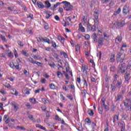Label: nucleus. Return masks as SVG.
<instances>
[{
  "mask_svg": "<svg viewBox=\"0 0 131 131\" xmlns=\"http://www.w3.org/2000/svg\"><path fill=\"white\" fill-rule=\"evenodd\" d=\"M124 106L127 112L131 111V99H126L124 102Z\"/></svg>",
  "mask_w": 131,
  "mask_h": 131,
  "instance_id": "nucleus-1",
  "label": "nucleus"
},
{
  "mask_svg": "<svg viewBox=\"0 0 131 131\" xmlns=\"http://www.w3.org/2000/svg\"><path fill=\"white\" fill-rule=\"evenodd\" d=\"M69 88L71 89V90H73V91H75V86H74V84H72L70 85H69Z\"/></svg>",
  "mask_w": 131,
  "mask_h": 131,
  "instance_id": "nucleus-45",
  "label": "nucleus"
},
{
  "mask_svg": "<svg viewBox=\"0 0 131 131\" xmlns=\"http://www.w3.org/2000/svg\"><path fill=\"white\" fill-rule=\"evenodd\" d=\"M3 121H5V123L7 124H8V123H10L11 119H10V116H9V115H5L4 116Z\"/></svg>",
  "mask_w": 131,
  "mask_h": 131,
  "instance_id": "nucleus-10",
  "label": "nucleus"
},
{
  "mask_svg": "<svg viewBox=\"0 0 131 131\" xmlns=\"http://www.w3.org/2000/svg\"><path fill=\"white\" fill-rule=\"evenodd\" d=\"M0 93L2 94V95H6L7 94V92H6L5 91H4L3 89H1L0 90Z\"/></svg>",
  "mask_w": 131,
  "mask_h": 131,
  "instance_id": "nucleus-62",
  "label": "nucleus"
},
{
  "mask_svg": "<svg viewBox=\"0 0 131 131\" xmlns=\"http://www.w3.org/2000/svg\"><path fill=\"white\" fill-rule=\"evenodd\" d=\"M37 6L40 8V9H43L45 8V5H43V4L40 2H37Z\"/></svg>",
  "mask_w": 131,
  "mask_h": 131,
  "instance_id": "nucleus-23",
  "label": "nucleus"
},
{
  "mask_svg": "<svg viewBox=\"0 0 131 131\" xmlns=\"http://www.w3.org/2000/svg\"><path fill=\"white\" fill-rule=\"evenodd\" d=\"M21 53L23 54V55H24V56H25V57H28V53H27V52L25 51H21Z\"/></svg>",
  "mask_w": 131,
  "mask_h": 131,
  "instance_id": "nucleus-51",
  "label": "nucleus"
},
{
  "mask_svg": "<svg viewBox=\"0 0 131 131\" xmlns=\"http://www.w3.org/2000/svg\"><path fill=\"white\" fill-rule=\"evenodd\" d=\"M14 67H15V68L16 69V70H18V71H20V70H21V68H20L19 64L14 66Z\"/></svg>",
  "mask_w": 131,
  "mask_h": 131,
  "instance_id": "nucleus-55",
  "label": "nucleus"
},
{
  "mask_svg": "<svg viewBox=\"0 0 131 131\" xmlns=\"http://www.w3.org/2000/svg\"><path fill=\"white\" fill-rule=\"evenodd\" d=\"M13 53L14 54V56H15V58H18V52H17V50H16V49H14Z\"/></svg>",
  "mask_w": 131,
  "mask_h": 131,
  "instance_id": "nucleus-49",
  "label": "nucleus"
},
{
  "mask_svg": "<svg viewBox=\"0 0 131 131\" xmlns=\"http://www.w3.org/2000/svg\"><path fill=\"white\" fill-rule=\"evenodd\" d=\"M110 78H111L109 76L106 75L105 76V79L106 82H108V81H109Z\"/></svg>",
  "mask_w": 131,
  "mask_h": 131,
  "instance_id": "nucleus-57",
  "label": "nucleus"
},
{
  "mask_svg": "<svg viewBox=\"0 0 131 131\" xmlns=\"http://www.w3.org/2000/svg\"><path fill=\"white\" fill-rule=\"evenodd\" d=\"M28 60L30 63H32V64H35V62H36V61H34V59L31 57L29 58Z\"/></svg>",
  "mask_w": 131,
  "mask_h": 131,
  "instance_id": "nucleus-40",
  "label": "nucleus"
},
{
  "mask_svg": "<svg viewBox=\"0 0 131 131\" xmlns=\"http://www.w3.org/2000/svg\"><path fill=\"white\" fill-rule=\"evenodd\" d=\"M43 26L45 30H49L50 29V26L45 20H43Z\"/></svg>",
  "mask_w": 131,
  "mask_h": 131,
  "instance_id": "nucleus-18",
  "label": "nucleus"
},
{
  "mask_svg": "<svg viewBox=\"0 0 131 131\" xmlns=\"http://www.w3.org/2000/svg\"><path fill=\"white\" fill-rule=\"evenodd\" d=\"M114 25L116 28H121V27H123V26L125 25V21L124 20H122L120 21L119 20H117L115 22Z\"/></svg>",
  "mask_w": 131,
  "mask_h": 131,
  "instance_id": "nucleus-6",
  "label": "nucleus"
},
{
  "mask_svg": "<svg viewBox=\"0 0 131 131\" xmlns=\"http://www.w3.org/2000/svg\"><path fill=\"white\" fill-rule=\"evenodd\" d=\"M61 3L58 2L56 4H55L53 7H51V10L52 11H55V9L58 7V6H60Z\"/></svg>",
  "mask_w": 131,
  "mask_h": 131,
  "instance_id": "nucleus-24",
  "label": "nucleus"
},
{
  "mask_svg": "<svg viewBox=\"0 0 131 131\" xmlns=\"http://www.w3.org/2000/svg\"><path fill=\"white\" fill-rule=\"evenodd\" d=\"M124 61V58H121V53H119L117 55V63H122Z\"/></svg>",
  "mask_w": 131,
  "mask_h": 131,
  "instance_id": "nucleus-9",
  "label": "nucleus"
},
{
  "mask_svg": "<svg viewBox=\"0 0 131 131\" xmlns=\"http://www.w3.org/2000/svg\"><path fill=\"white\" fill-rule=\"evenodd\" d=\"M17 43H18V46H20V47H24V45L23 44V42H22V41H18Z\"/></svg>",
  "mask_w": 131,
  "mask_h": 131,
  "instance_id": "nucleus-60",
  "label": "nucleus"
},
{
  "mask_svg": "<svg viewBox=\"0 0 131 131\" xmlns=\"http://www.w3.org/2000/svg\"><path fill=\"white\" fill-rule=\"evenodd\" d=\"M121 12V8L119 7L116 11L114 12V15L116 16L117 15H118V14H120Z\"/></svg>",
  "mask_w": 131,
  "mask_h": 131,
  "instance_id": "nucleus-28",
  "label": "nucleus"
},
{
  "mask_svg": "<svg viewBox=\"0 0 131 131\" xmlns=\"http://www.w3.org/2000/svg\"><path fill=\"white\" fill-rule=\"evenodd\" d=\"M11 105H12L13 107H14V109L15 111V112H17V111L19 110V106L15 104L14 102H11Z\"/></svg>",
  "mask_w": 131,
  "mask_h": 131,
  "instance_id": "nucleus-20",
  "label": "nucleus"
},
{
  "mask_svg": "<svg viewBox=\"0 0 131 131\" xmlns=\"http://www.w3.org/2000/svg\"><path fill=\"white\" fill-rule=\"evenodd\" d=\"M50 88L51 90H55V84L53 83L50 84Z\"/></svg>",
  "mask_w": 131,
  "mask_h": 131,
  "instance_id": "nucleus-63",
  "label": "nucleus"
},
{
  "mask_svg": "<svg viewBox=\"0 0 131 131\" xmlns=\"http://www.w3.org/2000/svg\"><path fill=\"white\" fill-rule=\"evenodd\" d=\"M111 90L112 92H115V91L116 90V86L112 84L111 85Z\"/></svg>",
  "mask_w": 131,
  "mask_h": 131,
  "instance_id": "nucleus-44",
  "label": "nucleus"
},
{
  "mask_svg": "<svg viewBox=\"0 0 131 131\" xmlns=\"http://www.w3.org/2000/svg\"><path fill=\"white\" fill-rule=\"evenodd\" d=\"M82 82L83 83L84 86H85L86 90H88V82H86V80L85 78H83L82 80Z\"/></svg>",
  "mask_w": 131,
  "mask_h": 131,
  "instance_id": "nucleus-27",
  "label": "nucleus"
},
{
  "mask_svg": "<svg viewBox=\"0 0 131 131\" xmlns=\"http://www.w3.org/2000/svg\"><path fill=\"white\" fill-rule=\"evenodd\" d=\"M98 112L99 114H102L103 113V107H99L98 108Z\"/></svg>",
  "mask_w": 131,
  "mask_h": 131,
  "instance_id": "nucleus-58",
  "label": "nucleus"
},
{
  "mask_svg": "<svg viewBox=\"0 0 131 131\" xmlns=\"http://www.w3.org/2000/svg\"><path fill=\"white\" fill-rule=\"evenodd\" d=\"M55 120H56L57 121H61V118L59 117V116L58 115H56L55 116Z\"/></svg>",
  "mask_w": 131,
  "mask_h": 131,
  "instance_id": "nucleus-46",
  "label": "nucleus"
},
{
  "mask_svg": "<svg viewBox=\"0 0 131 131\" xmlns=\"http://www.w3.org/2000/svg\"><path fill=\"white\" fill-rule=\"evenodd\" d=\"M5 86H6V88H7V89H11V88H12V86L9 83H6Z\"/></svg>",
  "mask_w": 131,
  "mask_h": 131,
  "instance_id": "nucleus-59",
  "label": "nucleus"
},
{
  "mask_svg": "<svg viewBox=\"0 0 131 131\" xmlns=\"http://www.w3.org/2000/svg\"><path fill=\"white\" fill-rule=\"evenodd\" d=\"M62 24L63 25V26H64V27H66V26H67V23L66 22V20H63L62 21Z\"/></svg>",
  "mask_w": 131,
  "mask_h": 131,
  "instance_id": "nucleus-54",
  "label": "nucleus"
},
{
  "mask_svg": "<svg viewBox=\"0 0 131 131\" xmlns=\"http://www.w3.org/2000/svg\"><path fill=\"white\" fill-rule=\"evenodd\" d=\"M29 101L32 104L36 103V99L35 98H30Z\"/></svg>",
  "mask_w": 131,
  "mask_h": 131,
  "instance_id": "nucleus-30",
  "label": "nucleus"
},
{
  "mask_svg": "<svg viewBox=\"0 0 131 131\" xmlns=\"http://www.w3.org/2000/svg\"><path fill=\"white\" fill-rule=\"evenodd\" d=\"M123 14L124 15H127V13H128V6H127V5H125L123 8Z\"/></svg>",
  "mask_w": 131,
  "mask_h": 131,
  "instance_id": "nucleus-12",
  "label": "nucleus"
},
{
  "mask_svg": "<svg viewBox=\"0 0 131 131\" xmlns=\"http://www.w3.org/2000/svg\"><path fill=\"white\" fill-rule=\"evenodd\" d=\"M28 117L30 119V120H32L33 122H35V119H34V118H33V116L29 115Z\"/></svg>",
  "mask_w": 131,
  "mask_h": 131,
  "instance_id": "nucleus-48",
  "label": "nucleus"
},
{
  "mask_svg": "<svg viewBox=\"0 0 131 131\" xmlns=\"http://www.w3.org/2000/svg\"><path fill=\"white\" fill-rule=\"evenodd\" d=\"M88 70H89V67L85 65V64H82L81 67V71L84 74H88Z\"/></svg>",
  "mask_w": 131,
  "mask_h": 131,
  "instance_id": "nucleus-8",
  "label": "nucleus"
},
{
  "mask_svg": "<svg viewBox=\"0 0 131 131\" xmlns=\"http://www.w3.org/2000/svg\"><path fill=\"white\" fill-rule=\"evenodd\" d=\"M122 41V37H121V36L118 35L116 38L115 41L116 42H121Z\"/></svg>",
  "mask_w": 131,
  "mask_h": 131,
  "instance_id": "nucleus-21",
  "label": "nucleus"
},
{
  "mask_svg": "<svg viewBox=\"0 0 131 131\" xmlns=\"http://www.w3.org/2000/svg\"><path fill=\"white\" fill-rule=\"evenodd\" d=\"M12 90L13 92V93H12V95H14V96H17L18 95H19V93H18V92H17V90H16V89H12Z\"/></svg>",
  "mask_w": 131,
  "mask_h": 131,
  "instance_id": "nucleus-38",
  "label": "nucleus"
},
{
  "mask_svg": "<svg viewBox=\"0 0 131 131\" xmlns=\"http://www.w3.org/2000/svg\"><path fill=\"white\" fill-rule=\"evenodd\" d=\"M128 118V116L126 114H124L122 117V120H126Z\"/></svg>",
  "mask_w": 131,
  "mask_h": 131,
  "instance_id": "nucleus-39",
  "label": "nucleus"
},
{
  "mask_svg": "<svg viewBox=\"0 0 131 131\" xmlns=\"http://www.w3.org/2000/svg\"><path fill=\"white\" fill-rule=\"evenodd\" d=\"M119 120V115H114L113 119V122L115 124L117 121Z\"/></svg>",
  "mask_w": 131,
  "mask_h": 131,
  "instance_id": "nucleus-14",
  "label": "nucleus"
},
{
  "mask_svg": "<svg viewBox=\"0 0 131 131\" xmlns=\"http://www.w3.org/2000/svg\"><path fill=\"white\" fill-rule=\"evenodd\" d=\"M99 15H100V13H99V10L96 9L94 11V21L95 25H99Z\"/></svg>",
  "mask_w": 131,
  "mask_h": 131,
  "instance_id": "nucleus-2",
  "label": "nucleus"
},
{
  "mask_svg": "<svg viewBox=\"0 0 131 131\" xmlns=\"http://www.w3.org/2000/svg\"><path fill=\"white\" fill-rule=\"evenodd\" d=\"M122 85V80L119 79L118 80L116 83V87L118 88V89H120L121 88V85Z\"/></svg>",
  "mask_w": 131,
  "mask_h": 131,
  "instance_id": "nucleus-16",
  "label": "nucleus"
},
{
  "mask_svg": "<svg viewBox=\"0 0 131 131\" xmlns=\"http://www.w3.org/2000/svg\"><path fill=\"white\" fill-rule=\"evenodd\" d=\"M85 123H87V124H88V125H91L92 121H91V119H90V118H87L85 119Z\"/></svg>",
  "mask_w": 131,
  "mask_h": 131,
  "instance_id": "nucleus-34",
  "label": "nucleus"
},
{
  "mask_svg": "<svg viewBox=\"0 0 131 131\" xmlns=\"http://www.w3.org/2000/svg\"><path fill=\"white\" fill-rule=\"evenodd\" d=\"M48 64L49 66H50V67H52V68H55V67H56V64H55V62L53 61H50Z\"/></svg>",
  "mask_w": 131,
  "mask_h": 131,
  "instance_id": "nucleus-33",
  "label": "nucleus"
},
{
  "mask_svg": "<svg viewBox=\"0 0 131 131\" xmlns=\"http://www.w3.org/2000/svg\"><path fill=\"white\" fill-rule=\"evenodd\" d=\"M125 68H126V65H125V63L120 64L118 66V73L124 74L125 73Z\"/></svg>",
  "mask_w": 131,
  "mask_h": 131,
  "instance_id": "nucleus-5",
  "label": "nucleus"
},
{
  "mask_svg": "<svg viewBox=\"0 0 131 131\" xmlns=\"http://www.w3.org/2000/svg\"><path fill=\"white\" fill-rule=\"evenodd\" d=\"M75 18H76V16H75V15H71L70 16H68L66 19V21L67 22L68 26H69V25H70V24H71V23L73 22H76V19H75Z\"/></svg>",
  "mask_w": 131,
  "mask_h": 131,
  "instance_id": "nucleus-4",
  "label": "nucleus"
},
{
  "mask_svg": "<svg viewBox=\"0 0 131 131\" xmlns=\"http://www.w3.org/2000/svg\"><path fill=\"white\" fill-rule=\"evenodd\" d=\"M106 101V98H105V97H103L101 100V102L102 103V105H105L106 104L105 102Z\"/></svg>",
  "mask_w": 131,
  "mask_h": 131,
  "instance_id": "nucleus-52",
  "label": "nucleus"
},
{
  "mask_svg": "<svg viewBox=\"0 0 131 131\" xmlns=\"http://www.w3.org/2000/svg\"><path fill=\"white\" fill-rule=\"evenodd\" d=\"M51 3H50L49 1L45 2V8H46V9H49V8H51Z\"/></svg>",
  "mask_w": 131,
  "mask_h": 131,
  "instance_id": "nucleus-26",
  "label": "nucleus"
},
{
  "mask_svg": "<svg viewBox=\"0 0 131 131\" xmlns=\"http://www.w3.org/2000/svg\"><path fill=\"white\" fill-rule=\"evenodd\" d=\"M41 39L43 40V41H44V42H47L49 45H50V43H51V41L50 40V39H49V38L45 39L43 37H41Z\"/></svg>",
  "mask_w": 131,
  "mask_h": 131,
  "instance_id": "nucleus-35",
  "label": "nucleus"
},
{
  "mask_svg": "<svg viewBox=\"0 0 131 131\" xmlns=\"http://www.w3.org/2000/svg\"><path fill=\"white\" fill-rule=\"evenodd\" d=\"M50 14L51 11H48L46 13V16H45V17L46 18V19H49V18H50L51 16H52V15H51Z\"/></svg>",
  "mask_w": 131,
  "mask_h": 131,
  "instance_id": "nucleus-37",
  "label": "nucleus"
},
{
  "mask_svg": "<svg viewBox=\"0 0 131 131\" xmlns=\"http://www.w3.org/2000/svg\"><path fill=\"white\" fill-rule=\"evenodd\" d=\"M124 78H125V80L126 82H128L129 81V80H130V73H126L124 76Z\"/></svg>",
  "mask_w": 131,
  "mask_h": 131,
  "instance_id": "nucleus-13",
  "label": "nucleus"
},
{
  "mask_svg": "<svg viewBox=\"0 0 131 131\" xmlns=\"http://www.w3.org/2000/svg\"><path fill=\"white\" fill-rule=\"evenodd\" d=\"M35 64H36V65H37V66H39L40 67H43V64H42V63H41L39 61H36L35 63Z\"/></svg>",
  "mask_w": 131,
  "mask_h": 131,
  "instance_id": "nucleus-41",
  "label": "nucleus"
},
{
  "mask_svg": "<svg viewBox=\"0 0 131 131\" xmlns=\"http://www.w3.org/2000/svg\"><path fill=\"white\" fill-rule=\"evenodd\" d=\"M130 68H131V63L128 62L127 65V67H126V70H128L130 69Z\"/></svg>",
  "mask_w": 131,
  "mask_h": 131,
  "instance_id": "nucleus-53",
  "label": "nucleus"
},
{
  "mask_svg": "<svg viewBox=\"0 0 131 131\" xmlns=\"http://www.w3.org/2000/svg\"><path fill=\"white\" fill-rule=\"evenodd\" d=\"M0 37L3 41H7V39H6V37L5 36H3V35H0Z\"/></svg>",
  "mask_w": 131,
  "mask_h": 131,
  "instance_id": "nucleus-50",
  "label": "nucleus"
},
{
  "mask_svg": "<svg viewBox=\"0 0 131 131\" xmlns=\"http://www.w3.org/2000/svg\"><path fill=\"white\" fill-rule=\"evenodd\" d=\"M56 74L58 78H63V74L61 72L57 71Z\"/></svg>",
  "mask_w": 131,
  "mask_h": 131,
  "instance_id": "nucleus-29",
  "label": "nucleus"
},
{
  "mask_svg": "<svg viewBox=\"0 0 131 131\" xmlns=\"http://www.w3.org/2000/svg\"><path fill=\"white\" fill-rule=\"evenodd\" d=\"M110 71H112V72H114L116 71V68L115 66H111L110 68Z\"/></svg>",
  "mask_w": 131,
  "mask_h": 131,
  "instance_id": "nucleus-43",
  "label": "nucleus"
},
{
  "mask_svg": "<svg viewBox=\"0 0 131 131\" xmlns=\"http://www.w3.org/2000/svg\"><path fill=\"white\" fill-rule=\"evenodd\" d=\"M62 90L64 91V92H68V89H67V86H66V85H65L62 86Z\"/></svg>",
  "mask_w": 131,
  "mask_h": 131,
  "instance_id": "nucleus-61",
  "label": "nucleus"
},
{
  "mask_svg": "<svg viewBox=\"0 0 131 131\" xmlns=\"http://www.w3.org/2000/svg\"><path fill=\"white\" fill-rule=\"evenodd\" d=\"M85 39L89 40V39H91V36H90V35H89V34H86L85 35Z\"/></svg>",
  "mask_w": 131,
  "mask_h": 131,
  "instance_id": "nucleus-64",
  "label": "nucleus"
},
{
  "mask_svg": "<svg viewBox=\"0 0 131 131\" xmlns=\"http://www.w3.org/2000/svg\"><path fill=\"white\" fill-rule=\"evenodd\" d=\"M104 40H105V38H104V37L100 38L98 39V47H102V46L104 45L103 42Z\"/></svg>",
  "mask_w": 131,
  "mask_h": 131,
  "instance_id": "nucleus-15",
  "label": "nucleus"
},
{
  "mask_svg": "<svg viewBox=\"0 0 131 131\" xmlns=\"http://www.w3.org/2000/svg\"><path fill=\"white\" fill-rule=\"evenodd\" d=\"M17 128H19L21 130H26V129L23 126H17Z\"/></svg>",
  "mask_w": 131,
  "mask_h": 131,
  "instance_id": "nucleus-56",
  "label": "nucleus"
},
{
  "mask_svg": "<svg viewBox=\"0 0 131 131\" xmlns=\"http://www.w3.org/2000/svg\"><path fill=\"white\" fill-rule=\"evenodd\" d=\"M98 26L99 25H95V23L94 25H92L91 24H88L87 30L90 32H94L97 30V28H98Z\"/></svg>",
  "mask_w": 131,
  "mask_h": 131,
  "instance_id": "nucleus-3",
  "label": "nucleus"
},
{
  "mask_svg": "<svg viewBox=\"0 0 131 131\" xmlns=\"http://www.w3.org/2000/svg\"><path fill=\"white\" fill-rule=\"evenodd\" d=\"M63 55L64 58L67 59L68 58V55L64 52L61 51L60 52V56Z\"/></svg>",
  "mask_w": 131,
  "mask_h": 131,
  "instance_id": "nucleus-32",
  "label": "nucleus"
},
{
  "mask_svg": "<svg viewBox=\"0 0 131 131\" xmlns=\"http://www.w3.org/2000/svg\"><path fill=\"white\" fill-rule=\"evenodd\" d=\"M88 113L89 115H90V116H93L94 114V111H93V110L88 111Z\"/></svg>",
  "mask_w": 131,
  "mask_h": 131,
  "instance_id": "nucleus-42",
  "label": "nucleus"
},
{
  "mask_svg": "<svg viewBox=\"0 0 131 131\" xmlns=\"http://www.w3.org/2000/svg\"><path fill=\"white\" fill-rule=\"evenodd\" d=\"M119 127L121 128V131H125V123L124 122H119L118 123Z\"/></svg>",
  "mask_w": 131,
  "mask_h": 131,
  "instance_id": "nucleus-11",
  "label": "nucleus"
},
{
  "mask_svg": "<svg viewBox=\"0 0 131 131\" xmlns=\"http://www.w3.org/2000/svg\"><path fill=\"white\" fill-rule=\"evenodd\" d=\"M92 37L94 40V41H98V35L96 34L95 33H94L92 34Z\"/></svg>",
  "mask_w": 131,
  "mask_h": 131,
  "instance_id": "nucleus-22",
  "label": "nucleus"
},
{
  "mask_svg": "<svg viewBox=\"0 0 131 131\" xmlns=\"http://www.w3.org/2000/svg\"><path fill=\"white\" fill-rule=\"evenodd\" d=\"M122 98V95L121 94H119L116 98L115 102H118V101H121Z\"/></svg>",
  "mask_w": 131,
  "mask_h": 131,
  "instance_id": "nucleus-31",
  "label": "nucleus"
},
{
  "mask_svg": "<svg viewBox=\"0 0 131 131\" xmlns=\"http://www.w3.org/2000/svg\"><path fill=\"white\" fill-rule=\"evenodd\" d=\"M78 30H79V31H81V32H85V29L82 26V24L80 23L79 24Z\"/></svg>",
  "mask_w": 131,
  "mask_h": 131,
  "instance_id": "nucleus-17",
  "label": "nucleus"
},
{
  "mask_svg": "<svg viewBox=\"0 0 131 131\" xmlns=\"http://www.w3.org/2000/svg\"><path fill=\"white\" fill-rule=\"evenodd\" d=\"M61 4H63V9L66 11H71L72 10V6L70 5V3H68L67 1H63Z\"/></svg>",
  "mask_w": 131,
  "mask_h": 131,
  "instance_id": "nucleus-7",
  "label": "nucleus"
},
{
  "mask_svg": "<svg viewBox=\"0 0 131 131\" xmlns=\"http://www.w3.org/2000/svg\"><path fill=\"white\" fill-rule=\"evenodd\" d=\"M67 98H68L71 101H72L73 100V97H72V95L71 94H68L67 95Z\"/></svg>",
  "mask_w": 131,
  "mask_h": 131,
  "instance_id": "nucleus-47",
  "label": "nucleus"
},
{
  "mask_svg": "<svg viewBox=\"0 0 131 131\" xmlns=\"http://www.w3.org/2000/svg\"><path fill=\"white\" fill-rule=\"evenodd\" d=\"M115 61V55L113 54L111 55V58L110 59V62L111 63H113Z\"/></svg>",
  "mask_w": 131,
  "mask_h": 131,
  "instance_id": "nucleus-25",
  "label": "nucleus"
},
{
  "mask_svg": "<svg viewBox=\"0 0 131 131\" xmlns=\"http://www.w3.org/2000/svg\"><path fill=\"white\" fill-rule=\"evenodd\" d=\"M80 51V46H79V44H78L75 46V53L76 55H79Z\"/></svg>",
  "mask_w": 131,
  "mask_h": 131,
  "instance_id": "nucleus-19",
  "label": "nucleus"
},
{
  "mask_svg": "<svg viewBox=\"0 0 131 131\" xmlns=\"http://www.w3.org/2000/svg\"><path fill=\"white\" fill-rule=\"evenodd\" d=\"M119 77V76L117 75V74L115 75L114 76V81H113V83H116V81H117V78Z\"/></svg>",
  "mask_w": 131,
  "mask_h": 131,
  "instance_id": "nucleus-36",
  "label": "nucleus"
}]
</instances>
